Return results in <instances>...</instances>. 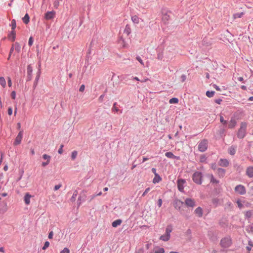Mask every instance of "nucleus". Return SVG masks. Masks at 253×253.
I'll list each match as a JSON object with an SVG mask.
<instances>
[{
  "instance_id": "nucleus-1",
  "label": "nucleus",
  "mask_w": 253,
  "mask_h": 253,
  "mask_svg": "<svg viewBox=\"0 0 253 253\" xmlns=\"http://www.w3.org/2000/svg\"><path fill=\"white\" fill-rule=\"evenodd\" d=\"M247 124L246 123L242 122L241 123L240 128L238 130L237 136L239 138H243L246 134V128Z\"/></svg>"
},
{
  "instance_id": "nucleus-2",
  "label": "nucleus",
  "mask_w": 253,
  "mask_h": 253,
  "mask_svg": "<svg viewBox=\"0 0 253 253\" xmlns=\"http://www.w3.org/2000/svg\"><path fill=\"white\" fill-rule=\"evenodd\" d=\"M192 179L197 184H201L202 183V174L201 172L196 171L192 175Z\"/></svg>"
},
{
  "instance_id": "nucleus-3",
  "label": "nucleus",
  "mask_w": 253,
  "mask_h": 253,
  "mask_svg": "<svg viewBox=\"0 0 253 253\" xmlns=\"http://www.w3.org/2000/svg\"><path fill=\"white\" fill-rule=\"evenodd\" d=\"M172 231V228L170 226H168L166 229V233L160 237V239L163 241H168L170 237V233Z\"/></svg>"
},
{
  "instance_id": "nucleus-4",
  "label": "nucleus",
  "mask_w": 253,
  "mask_h": 253,
  "mask_svg": "<svg viewBox=\"0 0 253 253\" xmlns=\"http://www.w3.org/2000/svg\"><path fill=\"white\" fill-rule=\"evenodd\" d=\"M232 244V241L230 238L225 237L222 239L220 241V245L222 247L227 248L229 247Z\"/></svg>"
},
{
  "instance_id": "nucleus-5",
  "label": "nucleus",
  "mask_w": 253,
  "mask_h": 253,
  "mask_svg": "<svg viewBox=\"0 0 253 253\" xmlns=\"http://www.w3.org/2000/svg\"><path fill=\"white\" fill-rule=\"evenodd\" d=\"M208 141L206 139H204L199 143L198 149L201 152H205L208 148Z\"/></svg>"
},
{
  "instance_id": "nucleus-6",
  "label": "nucleus",
  "mask_w": 253,
  "mask_h": 253,
  "mask_svg": "<svg viewBox=\"0 0 253 253\" xmlns=\"http://www.w3.org/2000/svg\"><path fill=\"white\" fill-rule=\"evenodd\" d=\"M235 191L240 195H244L246 193L245 187L242 185H238L235 188Z\"/></svg>"
},
{
  "instance_id": "nucleus-7",
  "label": "nucleus",
  "mask_w": 253,
  "mask_h": 253,
  "mask_svg": "<svg viewBox=\"0 0 253 253\" xmlns=\"http://www.w3.org/2000/svg\"><path fill=\"white\" fill-rule=\"evenodd\" d=\"M185 180L182 179H179L177 180V187L180 191H183L184 184L185 183Z\"/></svg>"
},
{
  "instance_id": "nucleus-8",
  "label": "nucleus",
  "mask_w": 253,
  "mask_h": 253,
  "mask_svg": "<svg viewBox=\"0 0 253 253\" xmlns=\"http://www.w3.org/2000/svg\"><path fill=\"white\" fill-rule=\"evenodd\" d=\"M22 136H23V132L21 130L19 132L18 134L17 135V136H16V138L15 139V141L14 142V145H17L21 143L22 138Z\"/></svg>"
},
{
  "instance_id": "nucleus-9",
  "label": "nucleus",
  "mask_w": 253,
  "mask_h": 253,
  "mask_svg": "<svg viewBox=\"0 0 253 253\" xmlns=\"http://www.w3.org/2000/svg\"><path fill=\"white\" fill-rule=\"evenodd\" d=\"M185 205L189 207L193 208L195 206V202L194 199L187 198L185 201Z\"/></svg>"
},
{
  "instance_id": "nucleus-10",
  "label": "nucleus",
  "mask_w": 253,
  "mask_h": 253,
  "mask_svg": "<svg viewBox=\"0 0 253 253\" xmlns=\"http://www.w3.org/2000/svg\"><path fill=\"white\" fill-rule=\"evenodd\" d=\"M86 197V192L84 191H83L81 193L80 196L78 198V202H79V206H80L82 202H84L85 201V199Z\"/></svg>"
},
{
  "instance_id": "nucleus-11",
  "label": "nucleus",
  "mask_w": 253,
  "mask_h": 253,
  "mask_svg": "<svg viewBox=\"0 0 253 253\" xmlns=\"http://www.w3.org/2000/svg\"><path fill=\"white\" fill-rule=\"evenodd\" d=\"M219 165L221 167H227L229 165V162L227 159H221L219 161Z\"/></svg>"
},
{
  "instance_id": "nucleus-12",
  "label": "nucleus",
  "mask_w": 253,
  "mask_h": 253,
  "mask_svg": "<svg viewBox=\"0 0 253 253\" xmlns=\"http://www.w3.org/2000/svg\"><path fill=\"white\" fill-rule=\"evenodd\" d=\"M237 122L234 118H231L228 123V127L230 128H233L235 127Z\"/></svg>"
},
{
  "instance_id": "nucleus-13",
  "label": "nucleus",
  "mask_w": 253,
  "mask_h": 253,
  "mask_svg": "<svg viewBox=\"0 0 253 253\" xmlns=\"http://www.w3.org/2000/svg\"><path fill=\"white\" fill-rule=\"evenodd\" d=\"M246 174L249 177H253V167H249L246 169Z\"/></svg>"
},
{
  "instance_id": "nucleus-14",
  "label": "nucleus",
  "mask_w": 253,
  "mask_h": 253,
  "mask_svg": "<svg viewBox=\"0 0 253 253\" xmlns=\"http://www.w3.org/2000/svg\"><path fill=\"white\" fill-rule=\"evenodd\" d=\"M183 203L179 200H176L174 202V206L175 209L179 210L183 205Z\"/></svg>"
},
{
  "instance_id": "nucleus-15",
  "label": "nucleus",
  "mask_w": 253,
  "mask_h": 253,
  "mask_svg": "<svg viewBox=\"0 0 253 253\" xmlns=\"http://www.w3.org/2000/svg\"><path fill=\"white\" fill-rule=\"evenodd\" d=\"M165 156L171 159H176L177 160H180V157L179 156H176L173 154V153L171 152H168L165 153Z\"/></svg>"
},
{
  "instance_id": "nucleus-16",
  "label": "nucleus",
  "mask_w": 253,
  "mask_h": 253,
  "mask_svg": "<svg viewBox=\"0 0 253 253\" xmlns=\"http://www.w3.org/2000/svg\"><path fill=\"white\" fill-rule=\"evenodd\" d=\"M207 176L210 178L211 183L214 184H218L219 183V181L214 178L212 174H208Z\"/></svg>"
},
{
  "instance_id": "nucleus-17",
  "label": "nucleus",
  "mask_w": 253,
  "mask_h": 253,
  "mask_svg": "<svg viewBox=\"0 0 253 253\" xmlns=\"http://www.w3.org/2000/svg\"><path fill=\"white\" fill-rule=\"evenodd\" d=\"M32 197V196L30 195L28 193H26L24 196V202L25 203L28 205L30 203V198Z\"/></svg>"
},
{
  "instance_id": "nucleus-18",
  "label": "nucleus",
  "mask_w": 253,
  "mask_h": 253,
  "mask_svg": "<svg viewBox=\"0 0 253 253\" xmlns=\"http://www.w3.org/2000/svg\"><path fill=\"white\" fill-rule=\"evenodd\" d=\"M8 208L6 202H4L1 207H0V214L4 213L7 211Z\"/></svg>"
},
{
  "instance_id": "nucleus-19",
  "label": "nucleus",
  "mask_w": 253,
  "mask_h": 253,
  "mask_svg": "<svg viewBox=\"0 0 253 253\" xmlns=\"http://www.w3.org/2000/svg\"><path fill=\"white\" fill-rule=\"evenodd\" d=\"M119 43L123 47H127L128 46L127 42L122 37L119 40Z\"/></svg>"
},
{
  "instance_id": "nucleus-20",
  "label": "nucleus",
  "mask_w": 253,
  "mask_h": 253,
  "mask_svg": "<svg viewBox=\"0 0 253 253\" xmlns=\"http://www.w3.org/2000/svg\"><path fill=\"white\" fill-rule=\"evenodd\" d=\"M195 213L199 217H202L203 216V210L201 207H198L195 210Z\"/></svg>"
},
{
  "instance_id": "nucleus-21",
  "label": "nucleus",
  "mask_w": 253,
  "mask_h": 253,
  "mask_svg": "<svg viewBox=\"0 0 253 253\" xmlns=\"http://www.w3.org/2000/svg\"><path fill=\"white\" fill-rule=\"evenodd\" d=\"M225 173V170L221 169V168H218L217 170V174L219 177H223L224 174Z\"/></svg>"
},
{
  "instance_id": "nucleus-22",
  "label": "nucleus",
  "mask_w": 253,
  "mask_h": 253,
  "mask_svg": "<svg viewBox=\"0 0 253 253\" xmlns=\"http://www.w3.org/2000/svg\"><path fill=\"white\" fill-rule=\"evenodd\" d=\"M140 19L137 15H133L131 17V20L134 24H138Z\"/></svg>"
},
{
  "instance_id": "nucleus-23",
  "label": "nucleus",
  "mask_w": 253,
  "mask_h": 253,
  "mask_svg": "<svg viewBox=\"0 0 253 253\" xmlns=\"http://www.w3.org/2000/svg\"><path fill=\"white\" fill-rule=\"evenodd\" d=\"M161 180L162 178L160 176V175L158 174H156V175H155V177L153 180V182L154 184H156L159 183Z\"/></svg>"
},
{
  "instance_id": "nucleus-24",
  "label": "nucleus",
  "mask_w": 253,
  "mask_h": 253,
  "mask_svg": "<svg viewBox=\"0 0 253 253\" xmlns=\"http://www.w3.org/2000/svg\"><path fill=\"white\" fill-rule=\"evenodd\" d=\"M122 222V220L121 219H117L112 222V225L113 227H117L118 226L120 225Z\"/></svg>"
},
{
  "instance_id": "nucleus-25",
  "label": "nucleus",
  "mask_w": 253,
  "mask_h": 253,
  "mask_svg": "<svg viewBox=\"0 0 253 253\" xmlns=\"http://www.w3.org/2000/svg\"><path fill=\"white\" fill-rule=\"evenodd\" d=\"M131 32V29L129 25H126V26L124 33L126 34L127 36H128Z\"/></svg>"
},
{
  "instance_id": "nucleus-26",
  "label": "nucleus",
  "mask_w": 253,
  "mask_h": 253,
  "mask_svg": "<svg viewBox=\"0 0 253 253\" xmlns=\"http://www.w3.org/2000/svg\"><path fill=\"white\" fill-rule=\"evenodd\" d=\"M244 13L243 12H242L240 13H235L233 15V18L234 19H235L237 18H240L244 15Z\"/></svg>"
},
{
  "instance_id": "nucleus-27",
  "label": "nucleus",
  "mask_w": 253,
  "mask_h": 253,
  "mask_svg": "<svg viewBox=\"0 0 253 253\" xmlns=\"http://www.w3.org/2000/svg\"><path fill=\"white\" fill-rule=\"evenodd\" d=\"M29 18L28 14L27 13L26 14L24 17L22 18L23 22L25 24H27L29 22Z\"/></svg>"
},
{
  "instance_id": "nucleus-28",
  "label": "nucleus",
  "mask_w": 253,
  "mask_h": 253,
  "mask_svg": "<svg viewBox=\"0 0 253 253\" xmlns=\"http://www.w3.org/2000/svg\"><path fill=\"white\" fill-rule=\"evenodd\" d=\"M0 84L3 88L6 86V81L3 77H0Z\"/></svg>"
},
{
  "instance_id": "nucleus-29",
  "label": "nucleus",
  "mask_w": 253,
  "mask_h": 253,
  "mask_svg": "<svg viewBox=\"0 0 253 253\" xmlns=\"http://www.w3.org/2000/svg\"><path fill=\"white\" fill-rule=\"evenodd\" d=\"M236 149L233 147H230L228 149V152L231 155H234L236 153Z\"/></svg>"
},
{
  "instance_id": "nucleus-30",
  "label": "nucleus",
  "mask_w": 253,
  "mask_h": 253,
  "mask_svg": "<svg viewBox=\"0 0 253 253\" xmlns=\"http://www.w3.org/2000/svg\"><path fill=\"white\" fill-rule=\"evenodd\" d=\"M11 27H12V30L14 31V30L15 29V28L16 27V21L14 19H13L11 21ZM12 34L14 35V31H12Z\"/></svg>"
},
{
  "instance_id": "nucleus-31",
  "label": "nucleus",
  "mask_w": 253,
  "mask_h": 253,
  "mask_svg": "<svg viewBox=\"0 0 253 253\" xmlns=\"http://www.w3.org/2000/svg\"><path fill=\"white\" fill-rule=\"evenodd\" d=\"M14 46V48L15 50L17 51V52H19L20 50L21 47L18 43H15L13 45Z\"/></svg>"
},
{
  "instance_id": "nucleus-32",
  "label": "nucleus",
  "mask_w": 253,
  "mask_h": 253,
  "mask_svg": "<svg viewBox=\"0 0 253 253\" xmlns=\"http://www.w3.org/2000/svg\"><path fill=\"white\" fill-rule=\"evenodd\" d=\"M165 250L163 248H158L155 251V253H164Z\"/></svg>"
},
{
  "instance_id": "nucleus-33",
  "label": "nucleus",
  "mask_w": 253,
  "mask_h": 253,
  "mask_svg": "<svg viewBox=\"0 0 253 253\" xmlns=\"http://www.w3.org/2000/svg\"><path fill=\"white\" fill-rule=\"evenodd\" d=\"M169 102L170 104H176L178 102V99L177 98H172L169 100Z\"/></svg>"
},
{
  "instance_id": "nucleus-34",
  "label": "nucleus",
  "mask_w": 253,
  "mask_h": 253,
  "mask_svg": "<svg viewBox=\"0 0 253 253\" xmlns=\"http://www.w3.org/2000/svg\"><path fill=\"white\" fill-rule=\"evenodd\" d=\"M78 155V152L77 151H74L72 152L71 154V159L72 160H74L76 159Z\"/></svg>"
},
{
  "instance_id": "nucleus-35",
  "label": "nucleus",
  "mask_w": 253,
  "mask_h": 253,
  "mask_svg": "<svg viewBox=\"0 0 253 253\" xmlns=\"http://www.w3.org/2000/svg\"><path fill=\"white\" fill-rule=\"evenodd\" d=\"M214 91H207L206 92V95L208 97H212L214 94Z\"/></svg>"
},
{
  "instance_id": "nucleus-36",
  "label": "nucleus",
  "mask_w": 253,
  "mask_h": 253,
  "mask_svg": "<svg viewBox=\"0 0 253 253\" xmlns=\"http://www.w3.org/2000/svg\"><path fill=\"white\" fill-rule=\"evenodd\" d=\"M55 14V12L54 11L48 12V19L53 18Z\"/></svg>"
},
{
  "instance_id": "nucleus-37",
  "label": "nucleus",
  "mask_w": 253,
  "mask_h": 253,
  "mask_svg": "<svg viewBox=\"0 0 253 253\" xmlns=\"http://www.w3.org/2000/svg\"><path fill=\"white\" fill-rule=\"evenodd\" d=\"M77 194H78V192L77 191H75L71 198V200L73 201H75V199H76V196H77Z\"/></svg>"
},
{
  "instance_id": "nucleus-38",
  "label": "nucleus",
  "mask_w": 253,
  "mask_h": 253,
  "mask_svg": "<svg viewBox=\"0 0 253 253\" xmlns=\"http://www.w3.org/2000/svg\"><path fill=\"white\" fill-rule=\"evenodd\" d=\"M150 190V188L148 187V188H147L144 191V192H143V193L142 194V196L144 197L146 195V194L148 193V192Z\"/></svg>"
},
{
  "instance_id": "nucleus-39",
  "label": "nucleus",
  "mask_w": 253,
  "mask_h": 253,
  "mask_svg": "<svg viewBox=\"0 0 253 253\" xmlns=\"http://www.w3.org/2000/svg\"><path fill=\"white\" fill-rule=\"evenodd\" d=\"M206 160V157L204 155H202L200 156V161L201 162H205Z\"/></svg>"
},
{
  "instance_id": "nucleus-40",
  "label": "nucleus",
  "mask_w": 253,
  "mask_h": 253,
  "mask_svg": "<svg viewBox=\"0 0 253 253\" xmlns=\"http://www.w3.org/2000/svg\"><path fill=\"white\" fill-rule=\"evenodd\" d=\"M60 253H70V250L68 248H65L62 251H61Z\"/></svg>"
},
{
  "instance_id": "nucleus-41",
  "label": "nucleus",
  "mask_w": 253,
  "mask_h": 253,
  "mask_svg": "<svg viewBox=\"0 0 253 253\" xmlns=\"http://www.w3.org/2000/svg\"><path fill=\"white\" fill-rule=\"evenodd\" d=\"M252 214V212L251 211H247L246 212V216L248 217H250Z\"/></svg>"
},
{
  "instance_id": "nucleus-42",
  "label": "nucleus",
  "mask_w": 253,
  "mask_h": 253,
  "mask_svg": "<svg viewBox=\"0 0 253 253\" xmlns=\"http://www.w3.org/2000/svg\"><path fill=\"white\" fill-rule=\"evenodd\" d=\"M33 43V39L31 37L29 39L28 44L29 46H31Z\"/></svg>"
},
{
  "instance_id": "nucleus-43",
  "label": "nucleus",
  "mask_w": 253,
  "mask_h": 253,
  "mask_svg": "<svg viewBox=\"0 0 253 253\" xmlns=\"http://www.w3.org/2000/svg\"><path fill=\"white\" fill-rule=\"evenodd\" d=\"M32 72V67L30 65H29L27 67V72L29 75H30Z\"/></svg>"
},
{
  "instance_id": "nucleus-44",
  "label": "nucleus",
  "mask_w": 253,
  "mask_h": 253,
  "mask_svg": "<svg viewBox=\"0 0 253 253\" xmlns=\"http://www.w3.org/2000/svg\"><path fill=\"white\" fill-rule=\"evenodd\" d=\"M136 59L137 61H138L139 62V63L142 65H144V62H143L142 60L141 59V58L139 57V56H137L136 57Z\"/></svg>"
},
{
  "instance_id": "nucleus-45",
  "label": "nucleus",
  "mask_w": 253,
  "mask_h": 253,
  "mask_svg": "<svg viewBox=\"0 0 253 253\" xmlns=\"http://www.w3.org/2000/svg\"><path fill=\"white\" fill-rule=\"evenodd\" d=\"M237 203L238 207L240 209H241L243 207V205H242V204L241 203V202L240 200H238L237 202Z\"/></svg>"
},
{
  "instance_id": "nucleus-46",
  "label": "nucleus",
  "mask_w": 253,
  "mask_h": 253,
  "mask_svg": "<svg viewBox=\"0 0 253 253\" xmlns=\"http://www.w3.org/2000/svg\"><path fill=\"white\" fill-rule=\"evenodd\" d=\"M11 96L13 99H15L16 97V92L15 91H13L11 93Z\"/></svg>"
},
{
  "instance_id": "nucleus-47",
  "label": "nucleus",
  "mask_w": 253,
  "mask_h": 253,
  "mask_svg": "<svg viewBox=\"0 0 253 253\" xmlns=\"http://www.w3.org/2000/svg\"><path fill=\"white\" fill-rule=\"evenodd\" d=\"M220 122L223 124H226L227 123L226 121L225 120H224L223 117L221 116L220 117Z\"/></svg>"
},
{
  "instance_id": "nucleus-48",
  "label": "nucleus",
  "mask_w": 253,
  "mask_h": 253,
  "mask_svg": "<svg viewBox=\"0 0 253 253\" xmlns=\"http://www.w3.org/2000/svg\"><path fill=\"white\" fill-rule=\"evenodd\" d=\"M63 145H61L60 146V148L58 150V151L59 154H62L63 153Z\"/></svg>"
},
{
  "instance_id": "nucleus-49",
  "label": "nucleus",
  "mask_w": 253,
  "mask_h": 253,
  "mask_svg": "<svg viewBox=\"0 0 253 253\" xmlns=\"http://www.w3.org/2000/svg\"><path fill=\"white\" fill-rule=\"evenodd\" d=\"M8 81V85L9 87H11L12 85V82L10 77L7 78Z\"/></svg>"
},
{
  "instance_id": "nucleus-50",
  "label": "nucleus",
  "mask_w": 253,
  "mask_h": 253,
  "mask_svg": "<svg viewBox=\"0 0 253 253\" xmlns=\"http://www.w3.org/2000/svg\"><path fill=\"white\" fill-rule=\"evenodd\" d=\"M116 103H115L113 105V107L112 108V111H115L116 112H118L119 109L118 108L116 107Z\"/></svg>"
},
{
  "instance_id": "nucleus-51",
  "label": "nucleus",
  "mask_w": 253,
  "mask_h": 253,
  "mask_svg": "<svg viewBox=\"0 0 253 253\" xmlns=\"http://www.w3.org/2000/svg\"><path fill=\"white\" fill-rule=\"evenodd\" d=\"M162 203H163L162 200L161 199H159L158 200V205L159 208H160L162 206Z\"/></svg>"
},
{
  "instance_id": "nucleus-52",
  "label": "nucleus",
  "mask_w": 253,
  "mask_h": 253,
  "mask_svg": "<svg viewBox=\"0 0 253 253\" xmlns=\"http://www.w3.org/2000/svg\"><path fill=\"white\" fill-rule=\"evenodd\" d=\"M181 82H183L185 81L186 79V76L184 75H182L181 77Z\"/></svg>"
},
{
  "instance_id": "nucleus-53",
  "label": "nucleus",
  "mask_w": 253,
  "mask_h": 253,
  "mask_svg": "<svg viewBox=\"0 0 253 253\" xmlns=\"http://www.w3.org/2000/svg\"><path fill=\"white\" fill-rule=\"evenodd\" d=\"M84 88H85V86L84 84H82L80 87V89H79V90L80 91H81V92H83L84 91Z\"/></svg>"
},
{
  "instance_id": "nucleus-54",
  "label": "nucleus",
  "mask_w": 253,
  "mask_h": 253,
  "mask_svg": "<svg viewBox=\"0 0 253 253\" xmlns=\"http://www.w3.org/2000/svg\"><path fill=\"white\" fill-rule=\"evenodd\" d=\"M61 186V184L56 185L54 186V190H58Z\"/></svg>"
},
{
  "instance_id": "nucleus-55",
  "label": "nucleus",
  "mask_w": 253,
  "mask_h": 253,
  "mask_svg": "<svg viewBox=\"0 0 253 253\" xmlns=\"http://www.w3.org/2000/svg\"><path fill=\"white\" fill-rule=\"evenodd\" d=\"M12 114V109L11 107H9L8 109V114L10 116Z\"/></svg>"
},
{
  "instance_id": "nucleus-56",
  "label": "nucleus",
  "mask_w": 253,
  "mask_h": 253,
  "mask_svg": "<svg viewBox=\"0 0 253 253\" xmlns=\"http://www.w3.org/2000/svg\"><path fill=\"white\" fill-rule=\"evenodd\" d=\"M213 87L217 91H220V88L216 84H213Z\"/></svg>"
},
{
  "instance_id": "nucleus-57",
  "label": "nucleus",
  "mask_w": 253,
  "mask_h": 253,
  "mask_svg": "<svg viewBox=\"0 0 253 253\" xmlns=\"http://www.w3.org/2000/svg\"><path fill=\"white\" fill-rule=\"evenodd\" d=\"M212 201V203L214 204H216V205L218 203V200L217 199H213Z\"/></svg>"
},
{
  "instance_id": "nucleus-58",
  "label": "nucleus",
  "mask_w": 253,
  "mask_h": 253,
  "mask_svg": "<svg viewBox=\"0 0 253 253\" xmlns=\"http://www.w3.org/2000/svg\"><path fill=\"white\" fill-rule=\"evenodd\" d=\"M53 235V232H52V231L50 232L48 234V238H49V239H51V238H52Z\"/></svg>"
},
{
  "instance_id": "nucleus-59",
  "label": "nucleus",
  "mask_w": 253,
  "mask_h": 253,
  "mask_svg": "<svg viewBox=\"0 0 253 253\" xmlns=\"http://www.w3.org/2000/svg\"><path fill=\"white\" fill-rule=\"evenodd\" d=\"M47 248V241L45 242L43 247H42L43 250H45Z\"/></svg>"
},
{
  "instance_id": "nucleus-60",
  "label": "nucleus",
  "mask_w": 253,
  "mask_h": 253,
  "mask_svg": "<svg viewBox=\"0 0 253 253\" xmlns=\"http://www.w3.org/2000/svg\"><path fill=\"white\" fill-rule=\"evenodd\" d=\"M13 50H14V46H12V47L11 48V49L10 50L9 55V57L8 58V59L10 58V55H11V53L12 52V51H13Z\"/></svg>"
},
{
  "instance_id": "nucleus-61",
  "label": "nucleus",
  "mask_w": 253,
  "mask_h": 253,
  "mask_svg": "<svg viewBox=\"0 0 253 253\" xmlns=\"http://www.w3.org/2000/svg\"><path fill=\"white\" fill-rule=\"evenodd\" d=\"M221 101H222V100L220 99H216L215 100V102L218 104H220L221 103Z\"/></svg>"
},
{
  "instance_id": "nucleus-62",
  "label": "nucleus",
  "mask_w": 253,
  "mask_h": 253,
  "mask_svg": "<svg viewBox=\"0 0 253 253\" xmlns=\"http://www.w3.org/2000/svg\"><path fill=\"white\" fill-rule=\"evenodd\" d=\"M54 4V6L57 8L58 6V5H59V1H55Z\"/></svg>"
},
{
  "instance_id": "nucleus-63",
  "label": "nucleus",
  "mask_w": 253,
  "mask_h": 253,
  "mask_svg": "<svg viewBox=\"0 0 253 253\" xmlns=\"http://www.w3.org/2000/svg\"><path fill=\"white\" fill-rule=\"evenodd\" d=\"M152 171L154 173L155 175H156V174H158V173L156 172V169H155V168H152Z\"/></svg>"
},
{
  "instance_id": "nucleus-64",
  "label": "nucleus",
  "mask_w": 253,
  "mask_h": 253,
  "mask_svg": "<svg viewBox=\"0 0 253 253\" xmlns=\"http://www.w3.org/2000/svg\"><path fill=\"white\" fill-rule=\"evenodd\" d=\"M211 167L212 169H213L214 170L215 169V168H216V165H215V164H212L211 165Z\"/></svg>"
}]
</instances>
